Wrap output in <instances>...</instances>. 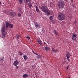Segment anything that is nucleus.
<instances>
[{
  "instance_id": "nucleus-35",
  "label": "nucleus",
  "mask_w": 78,
  "mask_h": 78,
  "mask_svg": "<svg viewBox=\"0 0 78 78\" xmlns=\"http://www.w3.org/2000/svg\"><path fill=\"white\" fill-rule=\"evenodd\" d=\"M73 0H71V2H72V3H73Z\"/></svg>"
},
{
  "instance_id": "nucleus-26",
  "label": "nucleus",
  "mask_w": 78,
  "mask_h": 78,
  "mask_svg": "<svg viewBox=\"0 0 78 78\" xmlns=\"http://www.w3.org/2000/svg\"><path fill=\"white\" fill-rule=\"evenodd\" d=\"M41 57V56L40 55H38V56L37 57V59H39V58H40Z\"/></svg>"
},
{
  "instance_id": "nucleus-29",
  "label": "nucleus",
  "mask_w": 78,
  "mask_h": 78,
  "mask_svg": "<svg viewBox=\"0 0 78 78\" xmlns=\"http://www.w3.org/2000/svg\"><path fill=\"white\" fill-rule=\"evenodd\" d=\"M53 16H50L49 17V19H52V18H53Z\"/></svg>"
},
{
  "instance_id": "nucleus-32",
  "label": "nucleus",
  "mask_w": 78,
  "mask_h": 78,
  "mask_svg": "<svg viewBox=\"0 0 78 78\" xmlns=\"http://www.w3.org/2000/svg\"><path fill=\"white\" fill-rule=\"evenodd\" d=\"M63 64H65L66 63V61H64L63 62Z\"/></svg>"
},
{
  "instance_id": "nucleus-19",
  "label": "nucleus",
  "mask_w": 78,
  "mask_h": 78,
  "mask_svg": "<svg viewBox=\"0 0 78 78\" xmlns=\"http://www.w3.org/2000/svg\"><path fill=\"white\" fill-rule=\"evenodd\" d=\"M9 27L11 28H12L13 27V25L11 24H10L9 25Z\"/></svg>"
},
{
  "instance_id": "nucleus-7",
  "label": "nucleus",
  "mask_w": 78,
  "mask_h": 78,
  "mask_svg": "<svg viewBox=\"0 0 78 78\" xmlns=\"http://www.w3.org/2000/svg\"><path fill=\"white\" fill-rule=\"evenodd\" d=\"M76 34H74L73 35L72 40H73V41H76Z\"/></svg>"
},
{
  "instance_id": "nucleus-37",
  "label": "nucleus",
  "mask_w": 78,
  "mask_h": 78,
  "mask_svg": "<svg viewBox=\"0 0 78 78\" xmlns=\"http://www.w3.org/2000/svg\"><path fill=\"white\" fill-rule=\"evenodd\" d=\"M66 2H67L68 1V0H65Z\"/></svg>"
},
{
  "instance_id": "nucleus-38",
  "label": "nucleus",
  "mask_w": 78,
  "mask_h": 78,
  "mask_svg": "<svg viewBox=\"0 0 78 78\" xmlns=\"http://www.w3.org/2000/svg\"><path fill=\"white\" fill-rule=\"evenodd\" d=\"M16 68H17V69H18L19 68L18 67V66H16Z\"/></svg>"
},
{
  "instance_id": "nucleus-12",
  "label": "nucleus",
  "mask_w": 78,
  "mask_h": 78,
  "mask_svg": "<svg viewBox=\"0 0 78 78\" xmlns=\"http://www.w3.org/2000/svg\"><path fill=\"white\" fill-rule=\"evenodd\" d=\"M5 23L6 25V28H8V27L9 26L10 24L7 21H5Z\"/></svg>"
},
{
  "instance_id": "nucleus-1",
  "label": "nucleus",
  "mask_w": 78,
  "mask_h": 78,
  "mask_svg": "<svg viewBox=\"0 0 78 78\" xmlns=\"http://www.w3.org/2000/svg\"><path fill=\"white\" fill-rule=\"evenodd\" d=\"M58 19L59 20H63L64 19L66 18V15L65 14L62 12L59 13L58 15Z\"/></svg>"
},
{
  "instance_id": "nucleus-8",
  "label": "nucleus",
  "mask_w": 78,
  "mask_h": 78,
  "mask_svg": "<svg viewBox=\"0 0 78 78\" xmlns=\"http://www.w3.org/2000/svg\"><path fill=\"white\" fill-rule=\"evenodd\" d=\"M19 64V61L18 60H16L13 62V65L15 66H17Z\"/></svg>"
},
{
  "instance_id": "nucleus-42",
  "label": "nucleus",
  "mask_w": 78,
  "mask_h": 78,
  "mask_svg": "<svg viewBox=\"0 0 78 78\" xmlns=\"http://www.w3.org/2000/svg\"><path fill=\"white\" fill-rule=\"evenodd\" d=\"M6 30H7V31L8 29H6Z\"/></svg>"
},
{
  "instance_id": "nucleus-40",
  "label": "nucleus",
  "mask_w": 78,
  "mask_h": 78,
  "mask_svg": "<svg viewBox=\"0 0 78 78\" xmlns=\"http://www.w3.org/2000/svg\"><path fill=\"white\" fill-rule=\"evenodd\" d=\"M1 2H0V4H1Z\"/></svg>"
},
{
  "instance_id": "nucleus-6",
  "label": "nucleus",
  "mask_w": 78,
  "mask_h": 78,
  "mask_svg": "<svg viewBox=\"0 0 78 78\" xmlns=\"http://www.w3.org/2000/svg\"><path fill=\"white\" fill-rule=\"evenodd\" d=\"M11 16L12 17H15L17 15V12H11L10 13Z\"/></svg>"
},
{
  "instance_id": "nucleus-28",
  "label": "nucleus",
  "mask_w": 78,
  "mask_h": 78,
  "mask_svg": "<svg viewBox=\"0 0 78 78\" xmlns=\"http://www.w3.org/2000/svg\"><path fill=\"white\" fill-rule=\"evenodd\" d=\"M4 61L3 58L0 59V61Z\"/></svg>"
},
{
  "instance_id": "nucleus-3",
  "label": "nucleus",
  "mask_w": 78,
  "mask_h": 78,
  "mask_svg": "<svg viewBox=\"0 0 78 78\" xmlns=\"http://www.w3.org/2000/svg\"><path fill=\"white\" fill-rule=\"evenodd\" d=\"M65 5V3H64V2L62 0L59 1L58 4V8H60L61 9Z\"/></svg>"
},
{
  "instance_id": "nucleus-33",
  "label": "nucleus",
  "mask_w": 78,
  "mask_h": 78,
  "mask_svg": "<svg viewBox=\"0 0 78 78\" xmlns=\"http://www.w3.org/2000/svg\"><path fill=\"white\" fill-rule=\"evenodd\" d=\"M69 66H68L66 68V69L67 70H68V69H69Z\"/></svg>"
},
{
  "instance_id": "nucleus-39",
  "label": "nucleus",
  "mask_w": 78,
  "mask_h": 78,
  "mask_svg": "<svg viewBox=\"0 0 78 78\" xmlns=\"http://www.w3.org/2000/svg\"><path fill=\"white\" fill-rule=\"evenodd\" d=\"M18 53H20V51H18Z\"/></svg>"
},
{
  "instance_id": "nucleus-5",
  "label": "nucleus",
  "mask_w": 78,
  "mask_h": 78,
  "mask_svg": "<svg viewBox=\"0 0 78 78\" xmlns=\"http://www.w3.org/2000/svg\"><path fill=\"white\" fill-rule=\"evenodd\" d=\"M66 57L67 58V59L68 60V61L70 62V59H69V58H70V56H71V55L69 53V52H67L66 53Z\"/></svg>"
},
{
  "instance_id": "nucleus-22",
  "label": "nucleus",
  "mask_w": 78,
  "mask_h": 78,
  "mask_svg": "<svg viewBox=\"0 0 78 78\" xmlns=\"http://www.w3.org/2000/svg\"><path fill=\"white\" fill-rule=\"evenodd\" d=\"M52 51H58V50H54V48H53L52 49Z\"/></svg>"
},
{
  "instance_id": "nucleus-16",
  "label": "nucleus",
  "mask_w": 78,
  "mask_h": 78,
  "mask_svg": "<svg viewBox=\"0 0 78 78\" xmlns=\"http://www.w3.org/2000/svg\"><path fill=\"white\" fill-rule=\"evenodd\" d=\"M28 75L27 74H24L23 75V78H25L26 77H28Z\"/></svg>"
},
{
  "instance_id": "nucleus-15",
  "label": "nucleus",
  "mask_w": 78,
  "mask_h": 78,
  "mask_svg": "<svg viewBox=\"0 0 78 78\" xmlns=\"http://www.w3.org/2000/svg\"><path fill=\"white\" fill-rule=\"evenodd\" d=\"M28 4V6H29V8H31L32 7V4L31 3H29Z\"/></svg>"
},
{
  "instance_id": "nucleus-4",
  "label": "nucleus",
  "mask_w": 78,
  "mask_h": 78,
  "mask_svg": "<svg viewBox=\"0 0 78 78\" xmlns=\"http://www.w3.org/2000/svg\"><path fill=\"white\" fill-rule=\"evenodd\" d=\"M41 10L43 11V12H45L47 11L48 9V7L47 6L43 5L41 7Z\"/></svg>"
},
{
  "instance_id": "nucleus-34",
  "label": "nucleus",
  "mask_w": 78,
  "mask_h": 78,
  "mask_svg": "<svg viewBox=\"0 0 78 78\" xmlns=\"http://www.w3.org/2000/svg\"><path fill=\"white\" fill-rule=\"evenodd\" d=\"M76 23V21L75 20L74 22V23Z\"/></svg>"
},
{
  "instance_id": "nucleus-25",
  "label": "nucleus",
  "mask_w": 78,
  "mask_h": 78,
  "mask_svg": "<svg viewBox=\"0 0 78 78\" xmlns=\"http://www.w3.org/2000/svg\"><path fill=\"white\" fill-rule=\"evenodd\" d=\"M19 12H22V9H20L19 10Z\"/></svg>"
},
{
  "instance_id": "nucleus-31",
  "label": "nucleus",
  "mask_w": 78,
  "mask_h": 78,
  "mask_svg": "<svg viewBox=\"0 0 78 78\" xmlns=\"http://www.w3.org/2000/svg\"><path fill=\"white\" fill-rule=\"evenodd\" d=\"M27 39H30V37L27 36Z\"/></svg>"
},
{
  "instance_id": "nucleus-2",
  "label": "nucleus",
  "mask_w": 78,
  "mask_h": 78,
  "mask_svg": "<svg viewBox=\"0 0 78 78\" xmlns=\"http://www.w3.org/2000/svg\"><path fill=\"white\" fill-rule=\"evenodd\" d=\"M5 31H6V28H5V25H4L2 27L1 30L2 35L1 36V37H2V38H5V34H6Z\"/></svg>"
},
{
  "instance_id": "nucleus-20",
  "label": "nucleus",
  "mask_w": 78,
  "mask_h": 78,
  "mask_svg": "<svg viewBox=\"0 0 78 78\" xmlns=\"http://www.w3.org/2000/svg\"><path fill=\"white\" fill-rule=\"evenodd\" d=\"M19 1L20 4H22V0H19Z\"/></svg>"
},
{
  "instance_id": "nucleus-10",
  "label": "nucleus",
  "mask_w": 78,
  "mask_h": 78,
  "mask_svg": "<svg viewBox=\"0 0 78 78\" xmlns=\"http://www.w3.org/2000/svg\"><path fill=\"white\" fill-rule=\"evenodd\" d=\"M30 2L31 1H30V0H25L24 1V3L27 4H28V3H30Z\"/></svg>"
},
{
  "instance_id": "nucleus-24",
  "label": "nucleus",
  "mask_w": 78,
  "mask_h": 78,
  "mask_svg": "<svg viewBox=\"0 0 78 78\" xmlns=\"http://www.w3.org/2000/svg\"><path fill=\"white\" fill-rule=\"evenodd\" d=\"M37 42L38 44H40V45H42V43H41V41H37Z\"/></svg>"
},
{
  "instance_id": "nucleus-36",
  "label": "nucleus",
  "mask_w": 78,
  "mask_h": 78,
  "mask_svg": "<svg viewBox=\"0 0 78 78\" xmlns=\"http://www.w3.org/2000/svg\"><path fill=\"white\" fill-rule=\"evenodd\" d=\"M21 12V14H23V12Z\"/></svg>"
},
{
  "instance_id": "nucleus-30",
  "label": "nucleus",
  "mask_w": 78,
  "mask_h": 78,
  "mask_svg": "<svg viewBox=\"0 0 78 78\" xmlns=\"http://www.w3.org/2000/svg\"><path fill=\"white\" fill-rule=\"evenodd\" d=\"M20 55H23V53H22L21 52H20Z\"/></svg>"
},
{
  "instance_id": "nucleus-27",
  "label": "nucleus",
  "mask_w": 78,
  "mask_h": 78,
  "mask_svg": "<svg viewBox=\"0 0 78 78\" xmlns=\"http://www.w3.org/2000/svg\"><path fill=\"white\" fill-rule=\"evenodd\" d=\"M18 16L19 17H20L21 16V14H20V13H18Z\"/></svg>"
},
{
  "instance_id": "nucleus-23",
  "label": "nucleus",
  "mask_w": 78,
  "mask_h": 78,
  "mask_svg": "<svg viewBox=\"0 0 78 78\" xmlns=\"http://www.w3.org/2000/svg\"><path fill=\"white\" fill-rule=\"evenodd\" d=\"M34 53V54H35V55H38V54L37 53V52H35L34 51H32Z\"/></svg>"
},
{
  "instance_id": "nucleus-14",
  "label": "nucleus",
  "mask_w": 78,
  "mask_h": 78,
  "mask_svg": "<svg viewBox=\"0 0 78 78\" xmlns=\"http://www.w3.org/2000/svg\"><path fill=\"white\" fill-rule=\"evenodd\" d=\"M45 50L49 51V50H50V48H49V47L46 46L45 47Z\"/></svg>"
},
{
  "instance_id": "nucleus-18",
  "label": "nucleus",
  "mask_w": 78,
  "mask_h": 78,
  "mask_svg": "<svg viewBox=\"0 0 78 78\" xmlns=\"http://www.w3.org/2000/svg\"><path fill=\"white\" fill-rule=\"evenodd\" d=\"M23 57L24 59H25L26 60L28 59V57L27 55H24Z\"/></svg>"
},
{
  "instance_id": "nucleus-17",
  "label": "nucleus",
  "mask_w": 78,
  "mask_h": 78,
  "mask_svg": "<svg viewBox=\"0 0 78 78\" xmlns=\"http://www.w3.org/2000/svg\"><path fill=\"white\" fill-rule=\"evenodd\" d=\"M54 34H55L56 35H58V33H57V31H56V30H54Z\"/></svg>"
},
{
  "instance_id": "nucleus-9",
  "label": "nucleus",
  "mask_w": 78,
  "mask_h": 78,
  "mask_svg": "<svg viewBox=\"0 0 78 78\" xmlns=\"http://www.w3.org/2000/svg\"><path fill=\"white\" fill-rule=\"evenodd\" d=\"M44 12L46 13V14L47 15V16H49V15H50V10H48V9L47 11H46Z\"/></svg>"
},
{
  "instance_id": "nucleus-41",
  "label": "nucleus",
  "mask_w": 78,
  "mask_h": 78,
  "mask_svg": "<svg viewBox=\"0 0 78 78\" xmlns=\"http://www.w3.org/2000/svg\"><path fill=\"white\" fill-rule=\"evenodd\" d=\"M44 44H46V43H44Z\"/></svg>"
},
{
  "instance_id": "nucleus-21",
  "label": "nucleus",
  "mask_w": 78,
  "mask_h": 78,
  "mask_svg": "<svg viewBox=\"0 0 78 78\" xmlns=\"http://www.w3.org/2000/svg\"><path fill=\"white\" fill-rule=\"evenodd\" d=\"M16 36L17 38H18L19 37H20V35L17 34L16 35Z\"/></svg>"
},
{
  "instance_id": "nucleus-13",
  "label": "nucleus",
  "mask_w": 78,
  "mask_h": 78,
  "mask_svg": "<svg viewBox=\"0 0 78 78\" xmlns=\"http://www.w3.org/2000/svg\"><path fill=\"white\" fill-rule=\"evenodd\" d=\"M36 11H37L38 12H40V11H39V9H38V7H37V6H36Z\"/></svg>"
},
{
  "instance_id": "nucleus-11",
  "label": "nucleus",
  "mask_w": 78,
  "mask_h": 78,
  "mask_svg": "<svg viewBox=\"0 0 78 78\" xmlns=\"http://www.w3.org/2000/svg\"><path fill=\"white\" fill-rule=\"evenodd\" d=\"M35 25L36 28H41V26H40V25L37 24V23H35Z\"/></svg>"
}]
</instances>
